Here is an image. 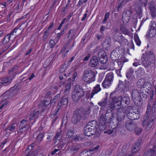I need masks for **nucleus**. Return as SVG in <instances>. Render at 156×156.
<instances>
[{
	"mask_svg": "<svg viewBox=\"0 0 156 156\" xmlns=\"http://www.w3.org/2000/svg\"><path fill=\"white\" fill-rule=\"evenodd\" d=\"M124 108H119L117 109V115L116 117H113L109 121H107V124H109V127L112 129H117L122 125L124 121L125 116V111L122 109Z\"/></svg>",
	"mask_w": 156,
	"mask_h": 156,
	"instance_id": "1",
	"label": "nucleus"
},
{
	"mask_svg": "<svg viewBox=\"0 0 156 156\" xmlns=\"http://www.w3.org/2000/svg\"><path fill=\"white\" fill-rule=\"evenodd\" d=\"M90 112V108H79L74 112L72 121L75 124H77L82 119L84 118Z\"/></svg>",
	"mask_w": 156,
	"mask_h": 156,
	"instance_id": "2",
	"label": "nucleus"
},
{
	"mask_svg": "<svg viewBox=\"0 0 156 156\" xmlns=\"http://www.w3.org/2000/svg\"><path fill=\"white\" fill-rule=\"evenodd\" d=\"M98 123L97 121L93 120L88 122L84 126L83 133L84 135L88 136L94 135L97 132Z\"/></svg>",
	"mask_w": 156,
	"mask_h": 156,
	"instance_id": "3",
	"label": "nucleus"
},
{
	"mask_svg": "<svg viewBox=\"0 0 156 156\" xmlns=\"http://www.w3.org/2000/svg\"><path fill=\"white\" fill-rule=\"evenodd\" d=\"M95 76L94 71L88 69L84 71L82 79L83 81L90 83L95 80Z\"/></svg>",
	"mask_w": 156,
	"mask_h": 156,
	"instance_id": "4",
	"label": "nucleus"
},
{
	"mask_svg": "<svg viewBox=\"0 0 156 156\" xmlns=\"http://www.w3.org/2000/svg\"><path fill=\"white\" fill-rule=\"evenodd\" d=\"M110 98L111 99L110 101H109V107H115L117 106L119 107L121 105L120 103V99H121V97L117 98L115 92H112L110 94Z\"/></svg>",
	"mask_w": 156,
	"mask_h": 156,
	"instance_id": "5",
	"label": "nucleus"
},
{
	"mask_svg": "<svg viewBox=\"0 0 156 156\" xmlns=\"http://www.w3.org/2000/svg\"><path fill=\"white\" fill-rule=\"evenodd\" d=\"M71 75H72V76L68 78V82L66 83V86L64 87V94L68 95L70 89L71 82L75 81V78L77 76V73L75 72L73 74H71Z\"/></svg>",
	"mask_w": 156,
	"mask_h": 156,
	"instance_id": "6",
	"label": "nucleus"
},
{
	"mask_svg": "<svg viewBox=\"0 0 156 156\" xmlns=\"http://www.w3.org/2000/svg\"><path fill=\"white\" fill-rule=\"evenodd\" d=\"M123 49L122 46H119L116 48L111 54L110 56L111 59L114 61L119 59V57Z\"/></svg>",
	"mask_w": 156,
	"mask_h": 156,
	"instance_id": "7",
	"label": "nucleus"
},
{
	"mask_svg": "<svg viewBox=\"0 0 156 156\" xmlns=\"http://www.w3.org/2000/svg\"><path fill=\"white\" fill-rule=\"evenodd\" d=\"M133 6L136 14L139 16V18L140 19L143 14V9L141 3L138 1H136L134 2Z\"/></svg>",
	"mask_w": 156,
	"mask_h": 156,
	"instance_id": "8",
	"label": "nucleus"
},
{
	"mask_svg": "<svg viewBox=\"0 0 156 156\" xmlns=\"http://www.w3.org/2000/svg\"><path fill=\"white\" fill-rule=\"evenodd\" d=\"M18 85V83H16L14 87L4 93L2 95L4 96V99L6 100L12 97L14 95V93L13 91L16 89Z\"/></svg>",
	"mask_w": 156,
	"mask_h": 156,
	"instance_id": "9",
	"label": "nucleus"
},
{
	"mask_svg": "<svg viewBox=\"0 0 156 156\" xmlns=\"http://www.w3.org/2000/svg\"><path fill=\"white\" fill-rule=\"evenodd\" d=\"M98 56L99 60L101 63L105 64L108 61V58L104 50L102 49L99 50L98 52Z\"/></svg>",
	"mask_w": 156,
	"mask_h": 156,
	"instance_id": "10",
	"label": "nucleus"
},
{
	"mask_svg": "<svg viewBox=\"0 0 156 156\" xmlns=\"http://www.w3.org/2000/svg\"><path fill=\"white\" fill-rule=\"evenodd\" d=\"M107 123V119H105V115L104 114H101L99 118V123L98 126L100 131H102L106 129Z\"/></svg>",
	"mask_w": 156,
	"mask_h": 156,
	"instance_id": "11",
	"label": "nucleus"
},
{
	"mask_svg": "<svg viewBox=\"0 0 156 156\" xmlns=\"http://www.w3.org/2000/svg\"><path fill=\"white\" fill-rule=\"evenodd\" d=\"M132 14L133 12L130 10H127L124 12L122 18L124 23H127L129 22Z\"/></svg>",
	"mask_w": 156,
	"mask_h": 156,
	"instance_id": "12",
	"label": "nucleus"
},
{
	"mask_svg": "<svg viewBox=\"0 0 156 156\" xmlns=\"http://www.w3.org/2000/svg\"><path fill=\"white\" fill-rule=\"evenodd\" d=\"M73 73H70V75L68 76V75H67L66 73H60L59 76V78L60 80L59 81V84H60V86H62L64 85L65 83H66V82H68V80H66V79L68 77H71V76H72V75H71V74H73Z\"/></svg>",
	"mask_w": 156,
	"mask_h": 156,
	"instance_id": "13",
	"label": "nucleus"
},
{
	"mask_svg": "<svg viewBox=\"0 0 156 156\" xmlns=\"http://www.w3.org/2000/svg\"><path fill=\"white\" fill-rule=\"evenodd\" d=\"M140 112L139 108L136 110V113L133 111H131L127 114V116L129 119L131 120H135L139 118L140 117Z\"/></svg>",
	"mask_w": 156,
	"mask_h": 156,
	"instance_id": "14",
	"label": "nucleus"
},
{
	"mask_svg": "<svg viewBox=\"0 0 156 156\" xmlns=\"http://www.w3.org/2000/svg\"><path fill=\"white\" fill-rule=\"evenodd\" d=\"M136 124L133 123L131 121L125 122V126L126 129L130 132H132L136 127Z\"/></svg>",
	"mask_w": 156,
	"mask_h": 156,
	"instance_id": "15",
	"label": "nucleus"
},
{
	"mask_svg": "<svg viewBox=\"0 0 156 156\" xmlns=\"http://www.w3.org/2000/svg\"><path fill=\"white\" fill-rule=\"evenodd\" d=\"M68 95H65L63 97L62 101L58 103V105L59 107H66L68 104Z\"/></svg>",
	"mask_w": 156,
	"mask_h": 156,
	"instance_id": "16",
	"label": "nucleus"
},
{
	"mask_svg": "<svg viewBox=\"0 0 156 156\" xmlns=\"http://www.w3.org/2000/svg\"><path fill=\"white\" fill-rule=\"evenodd\" d=\"M73 92L81 96L84 97L85 95L83 89L78 85L75 86V89Z\"/></svg>",
	"mask_w": 156,
	"mask_h": 156,
	"instance_id": "17",
	"label": "nucleus"
},
{
	"mask_svg": "<svg viewBox=\"0 0 156 156\" xmlns=\"http://www.w3.org/2000/svg\"><path fill=\"white\" fill-rule=\"evenodd\" d=\"M52 103V101L47 100H43L41 101L38 105V107H50Z\"/></svg>",
	"mask_w": 156,
	"mask_h": 156,
	"instance_id": "18",
	"label": "nucleus"
},
{
	"mask_svg": "<svg viewBox=\"0 0 156 156\" xmlns=\"http://www.w3.org/2000/svg\"><path fill=\"white\" fill-rule=\"evenodd\" d=\"M98 62V59L97 57L96 56H94L90 59L89 65L90 67H94L97 66Z\"/></svg>",
	"mask_w": 156,
	"mask_h": 156,
	"instance_id": "19",
	"label": "nucleus"
},
{
	"mask_svg": "<svg viewBox=\"0 0 156 156\" xmlns=\"http://www.w3.org/2000/svg\"><path fill=\"white\" fill-rule=\"evenodd\" d=\"M131 95L133 101H136V100L138 99H140L141 98L140 97V93L137 89H135L133 90Z\"/></svg>",
	"mask_w": 156,
	"mask_h": 156,
	"instance_id": "20",
	"label": "nucleus"
},
{
	"mask_svg": "<svg viewBox=\"0 0 156 156\" xmlns=\"http://www.w3.org/2000/svg\"><path fill=\"white\" fill-rule=\"evenodd\" d=\"M156 34V28L154 27H151L146 36L147 37L151 38L154 37Z\"/></svg>",
	"mask_w": 156,
	"mask_h": 156,
	"instance_id": "21",
	"label": "nucleus"
},
{
	"mask_svg": "<svg viewBox=\"0 0 156 156\" xmlns=\"http://www.w3.org/2000/svg\"><path fill=\"white\" fill-rule=\"evenodd\" d=\"M137 85L139 86L141 88H145L146 87L147 85L150 84L149 82H145L143 79H140L138 80L137 83ZM147 88V87H146Z\"/></svg>",
	"mask_w": 156,
	"mask_h": 156,
	"instance_id": "22",
	"label": "nucleus"
},
{
	"mask_svg": "<svg viewBox=\"0 0 156 156\" xmlns=\"http://www.w3.org/2000/svg\"><path fill=\"white\" fill-rule=\"evenodd\" d=\"M142 65L146 68H147L150 67L151 61L148 59L147 58L144 57L142 58Z\"/></svg>",
	"mask_w": 156,
	"mask_h": 156,
	"instance_id": "23",
	"label": "nucleus"
},
{
	"mask_svg": "<svg viewBox=\"0 0 156 156\" xmlns=\"http://www.w3.org/2000/svg\"><path fill=\"white\" fill-rule=\"evenodd\" d=\"M107 96H106L105 98L102 100L101 102H99L98 104L101 107H109V103L107 102Z\"/></svg>",
	"mask_w": 156,
	"mask_h": 156,
	"instance_id": "24",
	"label": "nucleus"
},
{
	"mask_svg": "<svg viewBox=\"0 0 156 156\" xmlns=\"http://www.w3.org/2000/svg\"><path fill=\"white\" fill-rule=\"evenodd\" d=\"M12 80V79L11 77L3 78L2 80V81L3 82L1 83V84L3 86L8 85L11 83Z\"/></svg>",
	"mask_w": 156,
	"mask_h": 156,
	"instance_id": "25",
	"label": "nucleus"
},
{
	"mask_svg": "<svg viewBox=\"0 0 156 156\" xmlns=\"http://www.w3.org/2000/svg\"><path fill=\"white\" fill-rule=\"evenodd\" d=\"M155 117L154 116H151L149 122L147 125V127L146 129V131H149L152 127L154 123V120Z\"/></svg>",
	"mask_w": 156,
	"mask_h": 156,
	"instance_id": "26",
	"label": "nucleus"
},
{
	"mask_svg": "<svg viewBox=\"0 0 156 156\" xmlns=\"http://www.w3.org/2000/svg\"><path fill=\"white\" fill-rule=\"evenodd\" d=\"M101 89L100 87L99 84H97L94 87L93 90L92 91L91 93L90 94V98H92L93 95L98 93L101 90Z\"/></svg>",
	"mask_w": 156,
	"mask_h": 156,
	"instance_id": "27",
	"label": "nucleus"
},
{
	"mask_svg": "<svg viewBox=\"0 0 156 156\" xmlns=\"http://www.w3.org/2000/svg\"><path fill=\"white\" fill-rule=\"evenodd\" d=\"M105 119H107V121H109L110 119H112L113 117V113L111 109L108 110L105 115Z\"/></svg>",
	"mask_w": 156,
	"mask_h": 156,
	"instance_id": "28",
	"label": "nucleus"
},
{
	"mask_svg": "<svg viewBox=\"0 0 156 156\" xmlns=\"http://www.w3.org/2000/svg\"><path fill=\"white\" fill-rule=\"evenodd\" d=\"M22 25V24L20 25L19 24L18 25L17 27L12 30L13 32L15 34H17V36L20 35L23 32V30H21V29H20Z\"/></svg>",
	"mask_w": 156,
	"mask_h": 156,
	"instance_id": "29",
	"label": "nucleus"
},
{
	"mask_svg": "<svg viewBox=\"0 0 156 156\" xmlns=\"http://www.w3.org/2000/svg\"><path fill=\"white\" fill-rule=\"evenodd\" d=\"M146 58H147L148 59L150 60L151 59L152 61V63H154L155 57L154 55L153 52L151 51H149L148 53L146 55L145 57Z\"/></svg>",
	"mask_w": 156,
	"mask_h": 156,
	"instance_id": "30",
	"label": "nucleus"
},
{
	"mask_svg": "<svg viewBox=\"0 0 156 156\" xmlns=\"http://www.w3.org/2000/svg\"><path fill=\"white\" fill-rule=\"evenodd\" d=\"M126 87V85L124 84V83L123 81L121 80H119V84L115 90H118L120 89L124 90Z\"/></svg>",
	"mask_w": 156,
	"mask_h": 156,
	"instance_id": "31",
	"label": "nucleus"
},
{
	"mask_svg": "<svg viewBox=\"0 0 156 156\" xmlns=\"http://www.w3.org/2000/svg\"><path fill=\"white\" fill-rule=\"evenodd\" d=\"M110 39H106L102 44L103 47L105 49H108L110 47L111 43Z\"/></svg>",
	"mask_w": 156,
	"mask_h": 156,
	"instance_id": "32",
	"label": "nucleus"
},
{
	"mask_svg": "<svg viewBox=\"0 0 156 156\" xmlns=\"http://www.w3.org/2000/svg\"><path fill=\"white\" fill-rule=\"evenodd\" d=\"M134 71V70L132 68H130L129 69L128 71L126 73V77L129 80H131L133 76Z\"/></svg>",
	"mask_w": 156,
	"mask_h": 156,
	"instance_id": "33",
	"label": "nucleus"
},
{
	"mask_svg": "<svg viewBox=\"0 0 156 156\" xmlns=\"http://www.w3.org/2000/svg\"><path fill=\"white\" fill-rule=\"evenodd\" d=\"M142 129L141 127H139L137 125L134 129V130L132 132L137 135H140L142 132Z\"/></svg>",
	"mask_w": 156,
	"mask_h": 156,
	"instance_id": "34",
	"label": "nucleus"
},
{
	"mask_svg": "<svg viewBox=\"0 0 156 156\" xmlns=\"http://www.w3.org/2000/svg\"><path fill=\"white\" fill-rule=\"evenodd\" d=\"M140 147V146H138L137 145L133 144L132 146L131 152L135 154L139 150Z\"/></svg>",
	"mask_w": 156,
	"mask_h": 156,
	"instance_id": "35",
	"label": "nucleus"
},
{
	"mask_svg": "<svg viewBox=\"0 0 156 156\" xmlns=\"http://www.w3.org/2000/svg\"><path fill=\"white\" fill-rule=\"evenodd\" d=\"M82 97V96L73 92L72 98L73 101L75 102H77L80 98H81Z\"/></svg>",
	"mask_w": 156,
	"mask_h": 156,
	"instance_id": "36",
	"label": "nucleus"
},
{
	"mask_svg": "<svg viewBox=\"0 0 156 156\" xmlns=\"http://www.w3.org/2000/svg\"><path fill=\"white\" fill-rule=\"evenodd\" d=\"M120 30L122 33L125 35H129L130 34V32L126 28V27L123 25L121 26Z\"/></svg>",
	"mask_w": 156,
	"mask_h": 156,
	"instance_id": "37",
	"label": "nucleus"
},
{
	"mask_svg": "<svg viewBox=\"0 0 156 156\" xmlns=\"http://www.w3.org/2000/svg\"><path fill=\"white\" fill-rule=\"evenodd\" d=\"M113 73L111 72L107 74L105 79L111 83L113 80Z\"/></svg>",
	"mask_w": 156,
	"mask_h": 156,
	"instance_id": "38",
	"label": "nucleus"
},
{
	"mask_svg": "<svg viewBox=\"0 0 156 156\" xmlns=\"http://www.w3.org/2000/svg\"><path fill=\"white\" fill-rule=\"evenodd\" d=\"M67 63V62H65L64 64L61 66L60 69V73H66V69L69 66Z\"/></svg>",
	"mask_w": 156,
	"mask_h": 156,
	"instance_id": "39",
	"label": "nucleus"
},
{
	"mask_svg": "<svg viewBox=\"0 0 156 156\" xmlns=\"http://www.w3.org/2000/svg\"><path fill=\"white\" fill-rule=\"evenodd\" d=\"M81 147V146L80 144H77L72 146L71 150L74 152H77Z\"/></svg>",
	"mask_w": 156,
	"mask_h": 156,
	"instance_id": "40",
	"label": "nucleus"
},
{
	"mask_svg": "<svg viewBox=\"0 0 156 156\" xmlns=\"http://www.w3.org/2000/svg\"><path fill=\"white\" fill-rule=\"evenodd\" d=\"M44 135V133H40L36 137L37 140L39 143L41 142L43 140Z\"/></svg>",
	"mask_w": 156,
	"mask_h": 156,
	"instance_id": "41",
	"label": "nucleus"
},
{
	"mask_svg": "<svg viewBox=\"0 0 156 156\" xmlns=\"http://www.w3.org/2000/svg\"><path fill=\"white\" fill-rule=\"evenodd\" d=\"M155 108H154V111L153 112V108H147V110L146 112V114L147 116H146V118L147 119L149 118V115L151 114V112L153 113L155 112Z\"/></svg>",
	"mask_w": 156,
	"mask_h": 156,
	"instance_id": "42",
	"label": "nucleus"
},
{
	"mask_svg": "<svg viewBox=\"0 0 156 156\" xmlns=\"http://www.w3.org/2000/svg\"><path fill=\"white\" fill-rule=\"evenodd\" d=\"M111 83L105 79L102 83V85L104 88H107L110 86Z\"/></svg>",
	"mask_w": 156,
	"mask_h": 156,
	"instance_id": "43",
	"label": "nucleus"
},
{
	"mask_svg": "<svg viewBox=\"0 0 156 156\" xmlns=\"http://www.w3.org/2000/svg\"><path fill=\"white\" fill-rule=\"evenodd\" d=\"M124 0H119L117 8V10L119 11L120 9L124 5Z\"/></svg>",
	"mask_w": 156,
	"mask_h": 156,
	"instance_id": "44",
	"label": "nucleus"
},
{
	"mask_svg": "<svg viewBox=\"0 0 156 156\" xmlns=\"http://www.w3.org/2000/svg\"><path fill=\"white\" fill-rule=\"evenodd\" d=\"M90 150H84L80 154V156H89L90 155Z\"/></svg>",
	"mask_w": 156,
	"mask_h": 156,
	"instance_id": "45",
	"label": "nucleus"
},
{
	"mask_svg": "<svg viewBox=\"0 0 156 156\" xmlns=\"http://www.w3.org/2000/svg\"><path fill=\"white\" fill-rule=\"evenodd\" d=\"M133 102L135 105L139 107H141L142 105V100L141 98L140 99H138L136 100V101H133Z\"/></svg>",
	"mask_w": 156,
	"mask_h": 156,
	"instance_id": "46",
	"label": "nucleus"
},
{
	"mask_svg": "<svg viewBox=\"0 0 156 156\" xmlns=\"http://www.w3.org/2000/svg\"><path fill=\"white\" fill-rule=\"evenodd\" d=\"M134 40L136 43V44L139 46L141 44V41L137 34H135L134 35Z\"/></svg>",
	"mask_w": 156,
	"mask_h": 156,
	"instance_id": "47",
	"label": "nucleus"
},
{
	"mask_svg": "<svg viewBox=\"0 0 156 156\" xmlns=\"http://www.w3.org/2000/svg\"><path fill=\"white\" fill-rule=\"evenodd\" d=\"M117 132H119V131L117 130V129H109L107 131L104 132V133H107L108 135H110L114 133H116Z\"/></svg>",
	"mask_w": 156,
	"mask_h": 156,
	"instance_id": "48",
	"label": "nucleus"
},
{
	"mask_svg": "<svg viewBox=\"0 0 156 156\" xmlns=\"http://www.w3.org/2000/svg\"><path fill=\"white\" fill-rule=\"evenodd\" d=\"M150 13L153 17H155L156 16V9L155 7L150 9Z\"/></svg>",
	"mask_w": 156,
	"mask_h": 156,
	"instance_id": "49",
	"label": "nucleus"
},
{
	"mask_svg": "<svg viewBox=\"0 0 156 156\" xmlns=\"http://www.w3.org/2000/svg\"><path fill=\"white\" fill-rule=\"evenodd\" d=\"M16 126L17 125L16 124H13L8 127V128L6 129V130H9L11 131H13L15 129Z\"/></svg>",
	"mask_w": 156,
	"mask_h": 156,
	"instance_id": "50",
	"label": "nucleus"
},
{
	"mask_svg": "<svg viewBox=\"0 0 156 156\" xmlns=\"http://www.w3.org/2000/svg\"><path fill=\"white\" fill-rule=\"evenodd\" d=\"M74 133V132L73 130H69L67 131L66 137H67L68 138H71L73 136Z\"/></svg>",
	"mask_w": 156,
	"mask_h": 156,
	"instance_id": "51",
	"label": "nucleus"
},
{
	"mask_svg": "<svg viewBox=\"0 0 156 156\" xmlns=\"http://www.w3.org/2000/svg\"><path fill=\"white\" fill-rule=\"evenodd\" d=\"M146 93L149 94L150 97V101H152L153 100V96L154 95V91L153 90H151L149 92L147 93L146 92Z\"/></svg>",
	"mask_w": 156,
	"mask_h": 156,
	"instance_id": "52",
	"label": "nucleus"
},
{
	"mask_svg": "<svg viewBox=\"0 0 156 156\" xmlns=\"http://www.w3.org/2000/svg\"><path fill=\"white\" fill-rule=\"evenodd\" d=\"M14 33L12 31L9 34H8L9 36L10 39H12V40H14L15 38L17 36V34H14Z\"/></svg>",
	"mask_w": 156,
	"mask_h": 156,
	"instance_id": "53",
	"label": "nucleus"
},
{
	"mask_svg": "<svg viewBox=\"0 0 156 156\" xmlns=\"http://www.w3.org/2000/svg\"><path fill=\"white\" fill-rule=\"evenodd\" d=\"M10 40L9 36L8 34H7L4 38L3 40V42L4 44H6L8 43Z\"/></svg>",
	"mask_w": 156,
	"mask_h": 156,
	"instance_id": "54",
	"label": "nucleus"
},
{
	"mask_svg": "<svg viewBox=\"0 0 156 156\" xmlns=\"http://www.w3.org/2000/svg\"><path fill=\"white\" fill-rule=\"evenodd\" d=\"M44 34L43 36V40L45 42L47 40L48 37L49 35V31L46 30L44 31Z\"/></svg>",
	"mask_w": 156,
	"mask_h": 156,
	"instance_id": "55",
	"label": "nucleus"
},
{
	"mask_svg": "<svg viewBox=\"0 0 156 156\" xmlns=\"http://www.w3.org/2000/svg\"><path fill=\"white\" fill-rule=\"evenodd\" d=\"M73 139L75 142H77L83 139L82 137L78 135L75 136L73 137Z\"/></svg>",
	"mask_w": 156,
	"mask_h": 156,
	"instance_id": "56",
	"label": "nucleus"
},
{
	"mask_svg": "<svg viewBox=\"0 0 156 156\" xmlns=\"http://www.w3.org/2000/svg\"><path fill=\"white\" fill-rule=\"evenodd\" d=\"M20 4L19 3H17L16 2L15 3L13 8L14 11H20Z\"/></svg>",
	"mask_w": 156,
	"mask_h": 156,
	"instance_id": "57",
	"label": "nucleus"
},
{
	"mask_svg": "<svg viewBox=\"0 0 156 156\" xmlns=\"http://www.w3.org/2000/svg\"><path fill=\"white\" fill-rule=\"evenodd\" d=\"M137 71L138 73L142 76H143L145 74V71L144 69L142 67H140L138 68Z\"/></svg>",
	"mask_w": 156,
	"mask_h": 156,
	"instance_id": "58",
	"label": "nucleus"
},
{
	"mask_svg": "<svg viewBox=\"0 0 156 156\" xmlns=\"http://www.w3.org/2000/svg\"><path fill=\"white\" fill-rule=\"evenodd\" d=\"M128 59L125 60V61H124V60H123L122 61H118L117 62L118 65L119 66L121 69L122 66V64L124 63L125 62H127L128 61Z\"/></svg>",
	"mask_w": 156,
	"mask_h": 156,
	"instance_id": "59",
	"label": "nucleus"
},
{
	"mask_svg": "<svg viewBox=\"0 0 156 156\" xmlns=\"http://www.w3.org/2000/svg\"><path fill=\"white\" fill-rule=\"evenodd\" d=\"M75 34V33L74 32V34L73 35H72L68 39V41L66 43V44H65V46L66 47H67L70 44L71 41L73 39V37L74 36Z\"/></svg>",
	"mask_w": 156,
	"mask_h": 156,
	"instance_id": "60",
	"label": "nucleus"
},
{
	"mask_svg": "<svg viewBox=\"0 0 156 156\" xmlns=\"http://www.w3.org/2000/svg\"><path fill=\"white\" fill-rule=\"evenodd\" d=\"M140 97L141 98H142L144 99H146L147 98V95L144 92V91H141L140 93Z\"/></svg>",
	"mask_w": 156,
	"mask_h": 156,
	"instance_id": "61",
	"label": "nucleus"
},
{
	"mask_svg": "<svg viewBox=\"0 0 156 156\" xmlns=\"http://www.w3.org/2000/svg\"><path fill=\"white\" fill-rule=\"evenodd\" d=\"M33 113L34 114V115L35 117V119H37L39 117V115L40 113V111L38 110L37 111H36L35 110L33 111Z\"/></svg>",
	"mask_w": 156,
	"mask_h": 156,
	"instance_id": "62",
	"label": "nucleus"
},
{
	"mask_svg": "<svg viewBox=\"0 0 156 156\" xmlns=\"http://www.w3.org/2000/svg\"><path fill=\"white\" fill-rule=\"evenodd\" d=\"M9 103V102L8 101H6L5 102H4V100H2L1 102L0 103V107L6 106Z\"/></svg>",
	"mask_w": 156,
	"mask_h": 156,
	"instance_id": "63",
	"label": "nucleus"
},
{
	"mask_svg": "<svg viewBox=\"0 0 156 156\" xmlns=\"http://www.w3.org/2000/svg\"><path fill=\"white\" fill-rule=\"evenodd\" d=\"M148 5L149 9L155 7L154 5V2L153 1H151L149 2Z\"/></svg>",
	"mask_w": 156,
	"mask_h": 156,
	"instance_id": "64",
	"label": "nucleus"
}]
</instances>
